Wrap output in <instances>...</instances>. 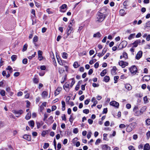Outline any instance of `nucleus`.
Wrapping results in <instances>:
<instances>
[{
	"mask_svg": "<svg viewBox=\"0 0 150 150\" xmlns=\"http://www.w3.org/2000/svg\"><path fill=\"white\" fill-rule=\"evenodd\" d=\"M107 16V14H101L98 13L97 15L96 21L98 22H102L104 20Z\"/></svg>",
	"mask_w": 150,
	"mask_h": 150,
	"instance_id": "obj_1",
	"label": "nucleus"
},
{
	"mask_svg": "<svg viewBox=\"0 0 150 150\" xmlns=\"http://www.w3.org/2000/svg\"><path fill=\"white\" fill-rule=\"evenodd\" d=\"M127 44V43L126 41L124 40L122 41L118 46V49L119 50L125 47Z\"/></svg>",
	"mask_w": 150,
	"mask_h": 150,
	"instance_id": "obj_2",
	"label": "nucleus"
},
{
	"mask_svg": "<svg viewBox=\"0 0 150 150\" xmlns=\"http://www.w3.org/2000/svg\"><path fill=\"white\" fill-rule=\"evenodd\" d=\"M73 32V28L71 27V25H69L67 30V35L66 38H67L69 35L71 33Z\"/></svg>",
	"mask_w": 150,
	"mask_h": 150,
	"instance_id": "obj_3",
	"label": "nucleus"
},
{
	"mask_svg": "<svg viewBox=\"0 0 150 150\" xmlns=\"http://www.w3.org/2000/svg\"><path fill=\"white\" fill-rule=\"evenodd\" d=\"M129 71L132 74H135L137 72V69L136 67L134 65L132 66L130 68Z\"/></svg>",
	"mask_w": 150,
	"mask_h": 150,
	"instance_id": "obj_4",
	"label": "nucleus"
},
{
	"mask_svg": "<svg viewBox=\"0 0 150 150\" xmlns=\"http://www.w3.org/2000/svg\"><path fill=\"white\" fill-rule=\"evenodd\" d=\"M13 112L16 115V117H18L23 113V111L21 110H15L13 111Z\"/></svg>",
	"mask_w": 150,
	"mask_h": 150,
	"instance_id": "obj_5",
	"label": "nucleus"
},
{
	"mask_svg": "<svg viewBox=\"0 0 150 150\" xmlns=\"http://www.w3.org/2000/svg\"><path fill=\"white\" fill-rule=\"evenodd\" d=\"M108 10L106 6L102 7L101 9L99 11L98 13L101 14H103L104 13H106L108 11Z\"/></svg>",
	"mask_w": 150,
	"mask_h": 150,
	"instance_id": "obj_6",
	"label": "nucleus"
},
{
	"mask_svg": "<svg viewBox=\"0 0 150 150\" xmlns=\"http://www.w3.org/2000/svg\"><path fill=\"white\" fill-rule=\"evenodd\" d=\"M119 65L122 68L125 67L126 66L128 65V63L126 62L123 61H121L119 62Z\"/></svg>",
	"mask_w": 150,
	"mask_h": 150,
	"instance_id": "obj_7",
	"label": "nucleus"
},
{
	"mask_svg": "<svg viewBox=\"0 0 150 150\" xmlns=\"http://www.w3.org/2000/svg\"><path fill=\"white\" fill-rule=\"evenodd\" d=\"M110 104V105L115 107L116 108H118L119 105V103L115 101H113L111 102Z\"/></svg>",
	"mask_w": 150,
	"mask_h": 150,
	"instance_id": "obj_8",
	"label": "nucleus"
},
{
	"mask_svg": "<svg viewBox=\"0 0 150 150\" xmlns=\"http://www.w3.org/2000/svg\"><path fill=\"white\" fill-rule=\"evenodd\" d=\"M38 59L39 60L41 61L43 59L42 56V52L41 50H38Z\"/></svg>",
	"mask_w": 150,
	"mask_h": 150,
	"instance_id": "obj_9",
	"label": "nucleus"
},
{
	"mask_svg": "<svg viewBox=\"0 0 150 150\" xmlns=\"http://www.w3.org/2000/svg\"><path fill=\"white\" fill-rule=\"evenodd\" d=\"M142 55V52L141 51H139L137 54L135 58L137 59H139Z\"/></svg>",
	"mask_w": 150,
	"mask_h": 150,
	"instance_id": "obj_10",
	"label": "nucleus"
},
{
	"mask_svg": "<svg viewBox=\"0 0 150 150\" xmlns=\"http://www.w3.org/2000/svg\"><path fill=\"white\" fill-rule=\"evenodd\" d=\"M62 88L61 87H58L55 91L54 94L55 96L58 95L61 91Z\"/></svg>",
	"mask_w": 150,
	"mask_h": 150,
	"instance_id": "obj_11",
	"label": "nucleus"
},
{
	"mask_svg": "<svg viewBox=\"0 0 150 150\" xmlns=\"http://www.w3.org/2000/svg\"><path fill=\"white\" fill-rule=\"evenodd\" d=\"M102 149L104 150H110V147L107 145H103L102 146Z\"/></svg>",
	"mask_w": 150,
	"mask_h": 150,
	"instance_id": "obj_12",
	"label": "nucleus"
},
{
	"mask_svg": "<svg viewBox=\"0 0 150 150\" xmlns=\"http://www.w3.org/2000/svg\"><path fill=\"white\" fill-rule=\"evenodd\" d=\"M23 138L28 141H30L31 140V136L30 135L27 134H25L23 136Z\"/></svg>",
	"mask_w": 150,
	"mask_h": 150,
	"instance_id": "obj_13",
	"label": "nucleus"
},
{
	"mask_svg": "<svg viewBox=\"0 0 150 150\" xmlns=\"http://www.w3.org/2000/svg\"><path fill=\"white\" fill-rule=\"evenodd\" d=\"M141 40H138L135 41L134 43L133 44V47H136L139 43L140 42Z\"/></svg>",
	"mask_w": 150,
	"mask_h": 150,
	"instance_id": "obj_14",
	"label": "nucleus"
},
{
	"mask_svg": "<svg viewBox=\"0 0 150 150\" xmlns=\"http://www.w3.org/2000/svg\"><path fill=\"white\" fill-rule=\"evenodd\" d=\"M143 81H147L150 80V76H145L143 78Z\"/></svg>",
	"mask_w": 150,
	"mask_h": 150,
	"instance_id": "obj_15",
	"label": "nucleus"
},
{
	"mask_svg": "<svg viewBox=\"0 0 150 150\" xmlns=\"http://www.w3.org/2000/svg\"><path fill=\"white\" fill-rule=\"evenodd\" d=\"M150 146L149 144L146 143L144 146V150H149L150 149Z\"/></svg>",
	"mask_w": 150,
	"mask_h": 150,
	"instance_id": "obj_16",
	"label": "nucleus"
},
{
	"mask_svg": "<svg viewBox=\"0 0 150 150\" xmlns=\"http://www.w3.org/2000/svg\"><path fill=\"white\" fill-rule=\"evenodd\" d=\"M48 93L46 91H43L41 94L42 98H44L47 97V96Z\"/></svg>",
	"mask_w": 150,
	"mask_h": 150,
	"instance_id": "obj_17",
	"label": "nucleus"
},
{
	"mask_svg": "<svg viewBox=\"0 0 150 150\" xmlns=\"http://www.w3.org/2000/svg\"><path fill=\"white\" fill-rule=\"evenodd\" d=\"M119 13L121 16H124L126 14L125 10L123 9H121L120 10Z\"/></svg>",
	"mask_w": 150,
	"mask_h": 150,
	"instance_id": "obj_18",
	"label": "nucleus"
},
{
	"mask_svg": "<svg viewBox=\"0 0 150 150\" xmlns=\"http://www.w3.org/2000/svg\"><path fill=\"white\" fill-rule=\"evenodd\" d=\"M125 87L128 90H130L132 89V86L129 84H126L125 85Z\"/></svg>",
	"mask_w": 150,
	"mask_h": 150,
	"instance_id": "obj_19",
	"label": "nucleus"
},
{
	"mask_svg": "<svg viewBox=\"0 0 150 150\" xmlns=\"http://www.w3.org/2000/svg\"><path fill=\"white\" fill-rule=\"evenodd\" d=\"M67 7V5L66 4H63L61 7V9L60 10V11L61 12H64V11L62 10L63 9H64L66 8Z\"/></svg>",
	"mask_w": 150,
	"mask_h": 150,
	"instance_id": "obj_20",
	"label": "nucleus"
},
{
	"mask_svg": "<svg viewBox=\"0 0 150 150\" xmlns=\"http://www.w3.org/2000/svg\"><path fill=\"white\" fill-rule=\"evenodd\" d=\"M28 123L29 125L32 127V128H33L34 127L35 125L34 121L33 120H31L28 122Z\"/></svg>",
	"mask_w": 150,
	"mask_h": 150,
	"instance_id": "obj_21",
	"label": "nucleus"
},
{
	"mask_svg": "<svg viewBox=\"0 0 150 150\" xmlns=\"http://www.w3.org/2000/svg\"><path fill=\"white\" fill-rule=\"evenodd\" d=\"M141 111L140 110H137L134 112V115L136 116H138L141 115L142 113Z\"/></svg>",
	"mask_w": 150,
	"mask_h": 150,
	"instance_id": "obj_22",
	"label": "nucleus"
},
{
	"mask_svg": "<svg viewBox=\"0 0 150 150\" xmlns=\"http://www.w3.org/2000/svg\"><path fill=\"white\" fill-rule=\"evenodd\" d=\"M62 111H64L65 109V102L64 101H62Z\"/></svg>",
	"mask_w": 150,
	"mask_h": 150,
	"instance_id": "obj_23",
	"label": "nucleus"
},
{
	"mask_svg": "<svg viewBox=\"0 0 150 150\" xmlns=\"http://www.w3.org/2000/svg\"><path fill=\"white\" fill-rule=\"evenodd\" d=\"M110 80V77L109 76H106L104 78L103 81L106 82H108Z\"/></svg>",
	"mask_w": 150,
	"mask_h": 150,
	"instance_id": "obj_24",
	"label": "nucleus"
},
{
	"mask_svg": "<svg viewBox=\"0 0 150 150\" xmlns=\"http://www.w3.org/2000/svg\"><path fill=\"white\" fill-rule=\"evenodd\" d=\"M31 117V114L30 112H29L26 115L25 117V119L27 120H28Z\"/></svg>",
	"mask_w": 150,
	"mask_h": 150,
	"instance_id": "obj_25",
	"label": "nucleus"
},
{
	"mask_svg": "<svg viewBox=\"0 0 150 150\" xmlns=\"http://www.w3.org/2000/svg\"><path fill=\"white\" fill-rule=\"evenodd\" d=\"M122 55L123 56V57L125 59H127L128 55L127 54L126 52H124L123 53Z\"/></svg>",
	"mask_w": 150,
	"mask_h": 150,
	"instance_id": "obj_26",
	"label": "nucleus"
},
{
	"mask_svg": "<svg viewBox=\"0 0 150 150\" xmlns=\"http://www.w3.org/2000/svg\"><path fill=\"white\" fill-rule=\"evenodd\" d=\"M101 36V34L99 32H98L93 35L94 37H100Z\"/></svg>",
	"mask_w": 150,
	"mask_h": 150,
	"instance_id": "obj_27",
	"label": "nucleus"
},
{
	"mask_svg": "<svg viewBox=\"0 0 150 150\" xmlns=\"http://www.w3.org/2000/svg\"><path fill=\"white\" fill-rule=\"evenodd\" d=\"M106 73V70L104 69L100 73V75L102 76H105V75Z\"/></svg>",
	"mask_w": 150,
	"mask_h": 150,
	"instance_id": "obj_28",
	"label": "nucleus"
},
{
	"mask_svg": "<svg viewBox=\"0 0 150 150\" xmlns=\"http://www.w3.org/2000/svg\"><path fill=\"white\" fill-rule=\"evenodd\" d=\"M11 58L12 61H14L16 60L17 58V56L15 55H12Z\"/></svg>",
	"mask_w": 150,
	"mask_h": 150,
	"instance_id": "obj_29",
	"label": "nucleus"
},
{
	"mask_svg": "<svg viewBox=\"0 0 150 150\" xmlns=\"http://www.w3.org/2000/svg\"><path fill=\"white\" fill-rule=\"evenodd\" d=\"M28 47V45L27 44H25L24 45L23 47V48L22 49V51L23 52H24L26 51L27 48Z\"/></svg>",
	"mask_w": 150,
	"mask_h": 150,
	"instance_id": "obj_30",
	"label": "nucleus"
},
{
	"mask_svg": "<svg viewBox=\"0 0 150 150\" xmlns=\"http://www.w3.org/2000/svg\"><path fill=\"white\" fill-rule=\"evenodd\" d=\"M73 66L75 68H77L79 66V65L77 62H74Z\"/></svg>",
	"mask_w": 150,
	"mask_h": 150,
	"instance_id": "obj_31",
	"label": "nucleus"
},
{
	"mask_svg": "<svg viewBox=\"0 0 150 150\" xmlns=\"http://www.w3.org/2000/svg\"><path fill=\"white\" fill-rule=\"evenodd\" d=\"M132 130V129L130 126H128L126 129V131L128 132H129Z\"/></svg>",
	"mask_w": 150,
	"mask_h": 150,
	"instance_id": "obj_32",
	"label": "nucleus"
},
{
	"mask_svg": "<svg viewBox=\"0 0 150 150\" xmlns=\"http://www.w3.org/2000/svg\"><path fill=\"white\" fill-rule=\"evenodd\" d=\"M53 117L52 116H51L48 119V120H49V122L50 123H52L53 121Z\"/></svg>",
	"mask_w": 150,
	"mask_h": 150,
	"instance_id": "obj_33",
	"label": "nucleus"
},
{
	"mask_svg": "<svg viewBox=\"0 0 150 150\" xmlns=\"http://www.w3.org/2000/svg\"><path fill=\"white\" fill-rule=\"evenodd\" d=\"M135 35V33L132 34H130L129 35V36L128 37V39L129 40H131V39H132V38H134Z\"/></svg>",
	"mask_w": 150,
	"mask_h": 150,
	"instance_id": "obj_34",
	"label": "nucleus"
},
{
	"mask_svg": "<svg viewBox=\"0 0 150 150\" xmlns=\"http://www.w3.org/2000/svg\"><path fill=\"white\" fill-rule=\"evenodd\" d=\"M38 38L36 36H35L34 37L33 40V42H37L38 41Z\"/></svg>",
	"mask_w": 150,
	"mask_h": 150,
	"instance_id": "obj_35",
	"label": "nucleus"
},
{
	"mask_svg": "<svg viewBox=\"0 0 150 150\" xmlns=\"http://www.w3.org/2000/svg\"><path fill=\"white\" fill-rule=\"evenodd\" d=\"M146 108L145 106H144L142 107L140 109V110L141 111V112H142V113H143V112H145L146 109Z\"/></svg>",
	"mask_w": 150,
	"mask_h": 150,
	"instance_id": "obj_36",
	"label": "nucleus"
},
{
	"mask_svg": "<svg viewBox=\"0 0 150 150\" xmlns=\"http://www.w3.org/2000/svg\"><path fill=\"white\" fill-rule=\"evenodd\" d=\"M49 144L48 143H45L44 144L43 146V148L44 149H47L49 146Z\"/></svg>",
	"mask_w": 150,
	"mask_h": 150,
	"instance_id": "obj_37",
	"label": "nucleus"
},
{
	"mask_svg": "<svg viewBox=\"0 0 150 150\" xmlns=\"http://www.w3.org/2000/svg\"><path fill=\"white\" fill-rule=\"evenodd\" d=\"M64 71V69L62 68H59V72L60 74L62 73Z\"/></svg>",
	"mask_w": 150,
	"mask_h": 150,
	"instance_id": "obj_38",
	"label": "nucleus"
},
{
	"mask_svg": "<svg viewBox=\"0 0 150 150\" xmlns=\"http://www.w3.org/2000/svg\"><path fill=\"white\" fill-rule=\"evenodd\" d=\"M0 94L2 96H4L5 95V92L4 90H2L0 92Z\"/></svg>",
	"mask_w": 150,
	"mask_h": 150,
	"instance_id": "obj_39",
	"label": "nucleus"
},
{
	"mask_svg": "<svg viewBox=\"0 0 150 150\" xmlns=\"http://www.w3.org/2000/svg\"><path fill=\"white\" fill-rule=\"evenodd\" d=\"M119 76H115L114 77V80L115 81L114 83H116L117 82V81L119 79Z\"/></svg>",
	"mask_w": 150,
	"mask_h": 150,
	"instance_id": "obj_40",
	"label": "nucleus"
},
{
	"mask_svg": "<svg viewBox=\"0 0 150 150\" xmlns=\"http://www.w3.org/2000/svg\"><path fill=\"white\" fill-rule=\"evenodd\" d=\"M62 57L66 59L67 57V54L66 52H64L63 54Z\"/></svg>",
	"mask_w": 150,
	"mask_h": 150,
	"instance_id": "obj_41",
	"label": "nucleus"
},
{
	"mask_svg": "<svg viewBox=\"0 0 150 150\" xmlns=\"http://www.w3.org/2000/svg\"><path fill=\"white\" fill-rule=\"evenodd\" d=\"M6 70H9V71L10 72V73L12 72V69L11 68V67L10 66H8L6 68Z\"/></svg>",
	"mask_w": 150,
	"mask_h": 150,
	"instance_id": "obj_42",
	"label": "nucleus"
},
{
	"mask_svg": "<svg viewBox=\"0 0 150 150\" xmlns=\"http://www.w3.org/2000/svg\"><path fill=\"white\" fill-rule=\"evenodd\" d=\"M69 84L67 83H65L63 86V88L64 89L66 90L65 88H67L69 87Z\"/></svg>",
	"mask_w": 150,
	"mask_h": 150,
	"instance_id": "obj_43",
	"label": "nucleus"
},
{
	"mask_svg": "<svg viewBox=\"0 0 150 150\" xmlns=\"http://www.w3.org/2000/svg\"><path fill=\"white\" fill-rule=\"evenodd\" d=\"M33 81L34 83H37L39 82V80L37 78H35L33 79Z\"/></svg>",
	"mask_w": 150,
	"mask_h": 150,
	"instance_id": "obj_44",
	"label": "nucleus"
},
{
	"mask_svg": "<svg viewBox=\"0 0 150 150\" xmlns=\"http://www.w3.org/2000/svg\"><path fill=\"white\" fill-rule=\"evenodd\" d=\"M23 63L24 64H26L27 63L28 60L26 58L23 59L22 61Z\"/></svg>",
	"mask_w": 150,
	"mask_h": 150,
	"instance_id": "obj_45",
	"label": "nucleus"
},
{
	"mask_svg": "<svg viewBox=\"0 0 150 150\" xmlns=\"http://www.w3.org/2000/svg\"><path fill=\"white\" fill-rule=\"evenodd\" d=\"M75 81L74 79H72V81L71 83V85H70V87L71 88L74 84L75 83Z\"/></svg>",
	"mask_w": 150,
	"mask_h": 150,
	"instance_id": "obj_46",
	"label": "nucleus"
},
{
	"mask_svg": "<svg viewBox=\"0 0 150 150\" xmlns=\"http://www.w3.org/2000/svg\"><path fill=\"white\" fill-rule=\"evenodd\" d=\"M101 142V140L99 139H98L95 142V144L98 145Z\"/></svg>",
	"mask_w": 150,
	"mask_h": 150,
	"instance_id": "obj_47",
	"label": "nucleus"
},
{
	"mask_svg": "<svg viewBox=\"0 0 150 150\" xmlns=\"http://www.w3.org/2000/svg\"><path fill=\"white\" fill-rule=\"evenodd\" d=\"M89 110L88 109H84L83 110V112L86 114H87L89 112Z\"/></svg>",
	"mask_w": 150,
	"mask_h": 150,
	"instance_id": "obj_48",
	"label": "nucleus"
},
{
	"mask_svg": "<svg viewBox=\"0 0 150 150\" xmlns=\"http://www.w3.org/2000/svg\"><path fill=\"white\" fill-rule=\"evenodd\" d=\"M93 104L91 105V107L92 108L93 106H95L97 104L98 102L96 100H95L93 102Z\"/></svg>",
	"mask_w": 150,
	"mask_h": 150,
	"instance_id": "obj_49",
	"label": "nucleus"
},
{
	"mask_svg": "<svg viewBox=\"0 0 150 150\" xmlns=\"http://www.w3.org/2000/svg\"><path fill=\"white\" fill-rule=\"evenodd\" d=\"M144 101L145 103H146L148 102V99L147 97L146 96H145L144 98Z\"/></svg>",
	"mask_w": 150,
	"mask_h": 150,
	"instance_id": "obj_50",
	"label": "nucleus"
},
{
	"mask_svg": "<svg viewBox=\"0 0 150 150\" xmlns=\"http://www.w3.org/2000/svg\"><path fill=\"white\" fill-rule=\"evenodd\" d=\"M48 116V115L47 113H45L44 114V117L43 119L44 121H45L47 118Z\"/></svg>",
	"mask_w": 150,
	"mask_h": 150,
	"instance_id": "obj_51",
	"label": "nucleus"
},
{
	"mask_svg": "<svg viewBox=\"0 0 150 150\" xmlns=\"http://www.w3.org/2000/svg\"><path fill=\"white\" fill-rule=\"evenodd\" d=\"M146 138L148 139L150 136V131H149L146 134Z\"/></svg>",
	"mask_w": 150,
	"mask_h": 150,
	"instance_id": "obj_52",
	"label": "nucleus"
},
{
	"mask_svg": "<svg viewBox=\"0 0 150 150\" xmlns=\"http://www.w3.org/2000/svg\"><path fill=\"white\" fill-rule=\"evenodd\" d=\"M74 21L73 20H71L70 21L69 24V25H71V27H72V26L73 25V24L74 23Z\"/></svg>",
	"mask_w": 150,
	"mask_h": 150,
	"instance_id": "obj_53",
	"label": "nucleus"
},
{
	"mask_svg": "<svg viewBox=\"0 0 150 150\" xmlns=\"http://www.w3.org/2000/svg\"><path fill=\"white\" fill-rule=\"evenodd\" d=\"M146 124L148 125H150V119H148L146 120Z\"/></svg>",
	"mask_w": 150,
	"mask_h": 150,
	"instance_id": "obj_54",
	"label": "nucleus"
},
{
	"mask_svg": "<svg viewBox=\"0 0 150 150\" xmlns=\"http://www.w3.org/2000/svg\"><path fill=\"white\" fill-rule=\"evenodd\" d=\"M40 69L41 70H45L46 69V67L45 65L41 66L40 67Z\"/></svg>",
	"mask_w": 150,
	"mask_h": 150,
	"instance_id": "obj_55",
	"label": "nucleus"
},
{
	"mask_svg": "<svg viewBox=\"0 0 150 150\" xmlns=\"http://www.w3.org/2000/svg\"><path fill=\"white\" fill-rule=\"evenodd\" d=\"M104 125L105 126H108L110 125V122L109 121H107L105 122L104 123Z\"/></svg>",
	"mask_w": 150,
	"mask_h": 150,
	"instance_id": "obj_56",
	"label": "nucleus"
},
{
	"mask_svg": "<svg viewBox=\"0 0 150 150\" xmlns=\"http://www.w3.org/2000/svg\"><path fill=\"white\" fill-rule=\"evenodd\" d=\"M90 100V99L86 100L84 102L85 104L86 105H88L89 103Z\"/></svg>",
	"mask_w": 150,
	"mask_h": 150,
	"instance_id": "obj_57",
	"label": "nucleus"
},
{
	"mask_svg": "<svg viewBox=\"0 0 150 150\" xmlns=\"http://www.w3.org/2000/svg\"><path fill=\"white\" fill-rule=\"evenodd\" d=\"M74 119L73 118V116H72L71 115H70V117L69 118V121L71 122L72 123L73 122V120H74Z\"/></svg>",
	"mask_w": 150,
	"mask_h": 150,
	"instance_id": "obj_58",
	"label": "nucleus"
},
{
	"mask_svg": "<svg viewBox=\"0 0 150 150\" xmlns=\"http://www.w3.org/2000/svg\"><path fill=\"white\" fill-rule=\"evenodd\" d=\"M126 127V126L124 124H121L119 125V127L121 128H125Z\"/></svg>",
	"mask_w": 150,
	"mask_h": 150,
	"instance_id": "obj_59",
	"label": "nucleus"
},
{
	"mask_svg": "<svg viewBox=\"0 0 150 150\" xmlns=\"http://www.w3.org/2000/svg\"><path fill=\"white\" fill-rule=\"evenodd\" d=\"M80 82V81H79L78 83V84H77L76 87H75V89L77 91L79 89V86H80V84H79V83Z\"/></svg>",
	"mask_w": 150,
	"mask_h": 150,
	"instance_id": "obj_60",
	"label": "nucleus"
},
{
	"mask_svg": "<svg viewBox=\"0 0 150 150\" xmlns=\"http://www.w3.org/2000/svg\"><path fill=\"white\" fill-rule=\"evenodd\" d=\"M84 97L85 96L84 95H82L80 97L79 99L80 101H82L84 99Z\"/></svg>",
	"mask_w": 150,
	"mask_h": 150,
	"instance_id": "obj_61",
	"label": "nucleus"
},
{
	"mask_svg": "<svg viewBox=\"0 0 150 150\" xmlns=\"http://www.w3.org/2000/svg\"><path fill=\"white\" fill-rule=\"evenodd\" d=\"M128 149L129 150H135L134 147L132 146H130L128 147Z\"/></svg>",
	"mask_w": 150,
	"mask_h": 150,
	"instance_id": "obj_62",
	"label": "nucleus"
},
{
	"mask_svg": "<svg viewBox=\"0 0 150 150\" xmlns=\"http://www.w3.org/2000/svg\"><path fill=\"white\" fill-rule=\"evenodd\" d=\"M143 147V145L142 144H140L138 146V149H142Z\"/></svg>",
	"mask_w": 150,
	"mask_h": 150,
	"instance_id": "obj_63",
	"label": "nucleus"
},
{
	"mask_svg": "<svg viewBox=\"0 0 150 150\" xmlns=\"http://www.w3.org/2000/svg\"><path fill=\"white\" fill-rule=\"evenodd\" d=\"M126 107L127 109H129L131 108V106L130 104H127L126 105Z\"/></svg>",
	"mask_w": 150,
	"mask_h": 150,
	"instance_id": "obj_64",
	"label": "nucleus"
}]
</instances>
